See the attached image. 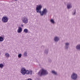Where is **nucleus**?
Masks as SVG:
<instances>
[{
	"instance_id": "22",
	"label": "nucleus",
	"mask_w": 80,
	"mask_h": 80,
	"mask_svg": "<svg viewBox=\"0 0 80 80\" xmlns=\"http://www.w3.org/2000/svg\"><path fill=\"white\" fill-rule=\"evenodd\" d=\"M4 67V65L2 63L0 64V68H3V67Z\"/></svg>"
},
{
	"instance_id": "9",
	"label": "nucleus",
	"mask_w": 80,
	"mask_h": 80,
	"mask_svg": "<svg viewBox=\"0 0 80 80\" xmlns=\"http://www.w3.org/2000/svg\"><path fill=\"white\" fill-rule=\"evenodd\" d=\"M36 10L37 13H40V5H37V6Z\"/></svg>"
},
{
	"instance_id": "5",
	"label": "nucleus",
	"mask_w": 80,
	"mask_h": 80,
	"mask_svg": "<svg viewBox=\"0 0 80 80\" xmlns=\"http://www.w3.org/2000/svg\"><path fill=\"white\" fill-rule=\"evenodd\" d=\"M67 9H70L72 8V4L71 2H68L67 4Z\"/></svg>"
},
{
	"instance_id": "1",
	"label": "nucleus",
	"mask_w": 80,
	"mask_h": 80,
	"mask_svg": "<svg viewBox=\"0 0 80 80\" xmlns=\"http://www.w3.org/2000/svg\"><path fill=\"white\" fill-rule=\"evenodd\" d=\"M40 77L42 76H46L48 74V72L47 70H45L43 68H42L41 70Z\"/></svg>"
},
{
	"instance_id": "4",
	"label": "nucleus",
	"mask_w": 80,
	"mask_h": 80,
	"mask_svg": "<svg viewBox=\"0 0 80 80\" xmlns=\"http://www.w3.org/2000/svg\"><path fill=\"white\" fill-rule=\"evenodd\" d=\"M77 74L75 73H73L71 75V78L72 80H76L77 78Z\"/></svg>"
},
{
	"instance_id": "29",
	"label": "nucleus",
	"mask_w": 80,
	"mask_h": 80,
	"mask_svg": "<svg viewBox=\"0 0 80 80\" xmlns=\"http://www.w3.org/2000/svg\"><path fill=\"white\" fill-rule=\"evenodd\" d=\"M42 6L41 5H40V10L42 9Z\"/></svg>"
},
{
	"instance_id": "11",
	"label": "nucleus",
	"mask_w": 80,
	"mask_h": 80,
	"mask_svg": "<svg viewBox=\"0 0 80 80\" xmlns=\"http://www.w3.org/2000/svg\"><path fill=\"white\" fill-rule=\"evenodd\" d=\"M54 41L55 42H58L60 39H59V38L57 37H55L54 39Z\"/></svg>"
},
{
	"instance_id": "17",
	"label": "nucleus",
	"mask_w": 80,
	"mask_h": 80,
	"mask_svg": "<svg viewBox=\"0 0 80 80\" xmlns=\"http://www.w3.org/2000/svg\"><path fill=\"white\" fill-rule=\"evenodd\" d=\"M44 52L45 54H46V55H47L48 53V49H45V50H44Z\"/></svg>"
},
{
	"instance_id": "2",
	"label": "nucleus",
	"mask_w": 80,
	"mask_h": 80,
	"mask_svg": "<svg viewBox=\"0 0 80 80\" xmlns=\"http://www.w3.org/2000/svg\"><path fill=\"white\" fill-rule=\"evenodd\" d=\"M48 13V10L45 8L43 9V11L41 12L40 11V15L41 16H43V15H46Z\"/></svg>"
},
{
	"instance_id": "13",
	"label": "nucleus",
	"mask_w": 80,
	"mask_h": 80,
	"mask_svg": "<svg viewBox=\"0 0 80 80\" xmlns=\"http://www.w3.org/2000/svg\"><path fill=\"white\" fill-rule=\"evenodd\" d=\"M76 50H80V44L77 45L76 47Z\"/></svg>"
},
{
	"instance_id": "20",
	"label": "nucleus",
	"mask_w": 80,
	"mask_h": 80,
	"mask_svg": "<svg viewBox=\"0 0 80 80\" xmlns=\"http://www.w3.org/2000/svg\"><path fill=\"white\" fill-rule=\"evenodd\" d=\"M37 77H40V71H39L37 73Z\"/></svg>"
},
{
	"instance_id": "21",
	"label": "nucleus",
	"mask_w": 80,
	"mask_h": 80,
	"mask_svg": "<svg viewBox=\"0 0 80 80\" xmlns=\"http://www.w3.org/2000/svg\"><path fill=\"white\" fill-rule=\"evenodd\" d=\"M27 52L26 51L24 53V57H27Z\"/></svg>"
},
{
	"instance_id": "26",
	"label": "nucleus",
	"mask_w": 80,
	"mask_h": 80,
	"mask_svg": "<svg viewBox=\"0 0 80 80\" xmlns=\"http://www.w3.org/2000/svg\"><path fill=\"white\" fill-rule=\"evenodd\" d=\"M52 60L50 59L49 58L48 59V62H50L51 63V62H52Z\"/></svg>"
},
{
	"instance_id": "23",
	"label": "nucleus",
	"mask_w": 80,
	"mask_h": 80,
	"mask_svg": "<svg viewBox=\"0 0 80 80\" xmlns=\"http://www.w3.org/2000/svg\"><path fill=\"white\" fill-rule=\"evenodd\" d=\"M50 22H52V23H53V24H54V23H55V21H54V20L53 19H51Z\"/></svg>"
},
{
	"instance_id": "24",
	"label": "nucleus",
	"mask_w": 80,
	"mask_h": 80,
	"mask_svg": "<svg viewBox=\"0 0 80 80\" xmlns=\"http://www.w3.org/2000/svg\"><path fill=\"white\" fill-rule=\"evenodd\" d=\"M18 58H21L22 57V54H19L18 55Z\"/></svg>"
},
{
	"instance_id": "15",
	"label": "nucleus",
	"mask_w": 80,
	"mask_h": 80,
	"mask_svg": "<svg viewBox=\"0 0 80 80\" xmlns=\"http://www.w3.org/2000/svg\"><path fill=\"white\" fill-rule=\"evenodd\" d=\"M4 55L5 56H6V57L7 58H8L9 57H10V54L8 53H6Z\"/></svg>"
},
{
	"instance_id": "27",
	"label": "nucleus",
	"mask_w": 80,
	"mask_h": 80,
	"mask_svg": "<svg viewBox=\"0 0 80 80\" xmlns=\"http://www.w3.org/2000/svg\"><path fill=\"white\" fill-rule=\"evenodd\" d=\"M41 48H42V49H44V46H42L41 47Z\"/></svg>"
},
{
	"instance_id": "28",
	"label": "nucleus",
	"mask_w": 80,
	"mask_h": 80,
	"mask_svg": "<svg viewBox=\"0 0 80 80\" xmlns=\"http://www.w3.org/2000/svg\"><path fill=\"white\" fill-rule=\"evenodd\" d=\"M26 80H32V79L31 78H29L27 79H26Z\"/></svg>"
},
{
	"instance_id": "30",
	"label": "nucleus",
	"mask_w": 80,
	"mask_h": 80,
	"mask_svg": "<svg viewBox=\"0 0 80 80\" xmlns=\"http://www.w3.org/2000/svg\"><path fill=\"white\" fill-rule=\"evenodd\" d=\"M21 26H22V27H23V25L22 24V25H21Z\"/></svg>"
},
{
	"instance_id": "18",
	"label": "nucleus",
	"mask_w": 80,
	"mask_h": 80,
	"mask_svg": "<svg viewBox=\"0 0 80 80\" xmlns=\"http://www.w3.org/2000/svg\"><path fill=\"white\" fill-rule=\"evenodd\" d=\"M74 12H72V15H75V14L76 13V9H75L74 11H73Z\"/></svg>"
},
{
	"instance_id": "12",
	"label": "nucleus",
	"mask_w": 80,
	"mask_h": 80,
	"mask_svg": "<svg viewBox=\"0 0 80 80\" xmlns=\"http://www.w3.org/2000/svg\"><path fill=\"white\" fill-rule=\"evenodd\" d=\"M17 32L18 33H21L22 32V28L21 27H19Z\"/></svg>"
},
{
	"instance_id": "25",
	"label": "nucleus",
	"mask_w": 80,
	"mask_h": 80,
	"mask_svg": "<svg viewBox=\"0 0 80 80\" xmlns=\"http://www.w3.org/2000/svg\"><path fill=\"white\" fill-rule=\"evenodd\" d=\"M40 77H39L37 76L36 78V80H40Z\"/></svg>"
},
{
	"instance_id": "31",
	"label": "nucleus",
	"mask_w": 80,
	"mask_h": 80,
	"mask_svg": "<svg viewBox=\"0 0 80 80\" xmlns=\"http://www.w3.org/2000/svg\"><path fill=\"white\" fill-rule=\"evenodd\" d=\"M14 0V1H18V0Z\"/></svg>"
},
{
	"instance_id": "6",
	"label": "nucleus",
	"mask_w": 80,
	"mask_h": 80,
	"mask_svg": "<svg viewBox=\"0 0 80 80\" xmlns=\"http://www.w3.org/2000/svg\"><path fill=\"white\" fill-rule=\"evenodd\" d=\"M26 69L24 68H22L21 69V73L23 75H25V72H26Z\"/></svg>"
},
{
	"instance_id": "7",
	"label": "nucleus",
	"mask_w": 80,
	"mask_h": 80,
	"mask_svg": "<svg viewBox=\"0 0 80 80\" xmlns=\"http://www.w3.org/2000/svg\"><path fill=\"white\" fill-rule=\"evenodd\" d=\"M32 73H33V70H29V71L28 70H26L25 72V74H26V75H29V74L32 75Z\"/></svg>"
},
{
	"instance_id": "14",
	"label": "nucleus",
	"mask_w": 80,
	"mask_h": 80,
	"mask_svg": "<svg viewBox=\"0 0 80 80\" xmlns=\"http://www.w3.org/2000/svg\"><path fill=\"white\" fill-rule=\"evenodd\" d=\"M51 72L52 74H54V75H58V74H57V72H55V71L54 70L52 71Z\"/></svg>"
},
{
	"instance_id": "8",
	"label": "nucleus",
	"mask_w": 80,
	"mask_h": 80,
	"mask_svg": "<svg viewBox=\"0 0 80 80\" xmlns=\"http://www.w3.org/2000/svg\"><path fill=\"white\" fill-rule=\"evenodd\" d=\"M22 22L24 23H28V18L27 17H23L22 18Z\"/></svg>"
},
{
	"instance_id": "19",
	"label": "nucleus",
	"mask_w": 80,
	"mask_h": 80,
	"mask_svg": "<svg viewBox=\"0 0 80 80\" xmlns=\"http://www.w3.org/2000/svg\"><path fill=\"white\" fill-rule=\"evenodd\" d=\"M23 32H25L26 33H28V30L27 29H24Z\"/></svg>"
},
{
	"instance_id": "16",
	"label": "nucleus",
	"mask_w": 80,
	"mask_h": 80,
	"mask_svg": "<svg viewBox=\"0 0 80 80\" xmlns=\"http://www.w3.org/2000/svg\"><path fill=\"white\" fill-rule=\"evenodd\" d=\"M4 40V39L3 38L2 36L0 37V42H3Z\"/></svg>"
},
{
	"instance_id": "10",
	"label": "nucleus",
	"mask_w": 80,
	"mask_h": 80,
	"mask_svg": "<svg viewBox=\"0 0 80 80\" xmlns=\"http://www.w3.org/2000/svg\"><path fill=\"white\" fill-rule=\"evenodd\" d=\"M69 45H70V44L68 42H66L65 43V47L66 50H68V46H69Z\"/></svg>"
},
{
	"instance_id": "3",
	"label": "nucleus",
	"mask_w": 80,
	"mask_h": 80,
	"mask_svg": "<svg viewBox=\"0 0 80 80\" xmlns=\"http://www.w3.org/2000/svg\"><path fill=\"white\" fill-rule=\"evenodd\" d=\"M9 19L6 16L3 17L2 18V21L3 23H7Z\"/></svg>"
}]
</instances>
